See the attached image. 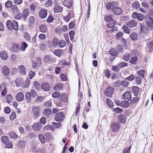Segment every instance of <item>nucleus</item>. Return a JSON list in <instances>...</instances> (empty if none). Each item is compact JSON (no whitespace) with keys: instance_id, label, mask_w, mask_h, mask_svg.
I'll return each instance as SVG.
<instances>
[{"instance_id":"nucleus-1","label":"nucleus","mask_w":153,"mask_h":153,"mask_svg":"<svg viewBox=\"0 0 153 153\" xmlns=\"http://www.w3.org/2000/svg\"><path fill=\"white\" fill-rule=\"evenodd\" d=\"M41 109L38 105L33 106L31 110L32 114L36 120L41 115Z\"/></svg>"},{"instance_id":"nucleus-2","label":"nucleus","mask_w":153,"mask_h":153,"mask_svg":"<svg viewBox=\"0 0 153 153\" xmlns=\"http://www.w3.org/2000/svg\"><path fill=\"white\" fill-rule=\"evenodd\" d=\"M112 131L114 133L118 132L120 128V126L119 122L114 121L112 122L110 125Z\"/></svg>"},{"instance_id":"nucleus-3","label":"nucleus","mask_w":153,"mask_h":153,"mask_svg":"<svg viewBox=\"0 0 153 153\" xmlns=\"http://www.w3.org/2000/svg\"><path fill=\"white\" fill-rule=\"evenodd\" d=\"M55 119L56 121L60 122L62 121L65 118V115L62 112L56 113L55 116Z\"/></svg>"},{"instance_id":"nucleus-4","label":"nucleus","mask_w":153,"mask_h":153,"mask_svg":"<svg viewBox=\"0 0 153 153\" xmlns=\"http://www.w3.org/2000/svg\"><path fill=\"white\" fill-rule=\"evenodd\" d=\"M114 90L113 87L109 86L105 90V93L107 96L110 97L113 93Z\"/></svg>"},{"instance_id":"nucleus-5","label":"nucleus","mask_w":153,"mask_h":153,"mask_svg":"<svg viewBox=\"0 0 153 153\" xmlns=\"http://www.w3.org/2000/svg\"><path fill=\"white\" fill-rule=\"evenodd\" d=\"M146 26L149 27H151L153 25V19L149 16H146L145 17Z\"/></svg>"},{"instance_id":"nucleus-6","label":"nucleus","mask_w":153,"mask_h":153,"mask_svg":"<svg viewBox=\"0 0 153 153\" xmlns=\"http://www.w3.org/2000/svg\"><path fill=\"white\" fill-rule=\"evenodd\" d=\"M47 11L46 9H42L39 11V15L40 18L44 19L47 16Z\"/></svg>"},{"instance_id":"nucleus-7","label":"nucleus","mask_w":153,"mask_h":153,"mask_svg":"<svg viewBox=\"0 0 153 153\" xmlns=\"http://www.w3.org/2000/svg\"><path fill=\"white\" fill-rule=\"evenodd\" d=\"M122 98L123 100L129 101L131 98V93L128 91L125 92L123 94Z\"/></svg>"},{"instance_id":"nucleus-8","label":"nucleus","mask_w":153,"mask_h":153,"mask_svg":"<svg viewBox=\"0 0 153 153\" xmlns=\"http://www.w3.org/2000/svg\"><path fill=\"white\" fill-rule=\"evenodd\" d=\"M43 61L46 62H50L53 63L54 62L53 58L51 57V56L50 54L45 55L43 58Z\"/></svg>"},{"instance_id":"nucleus-9","label":"nucleus","mask_w":153,"mask_h":153,"mask_svg":"<svg viewBox=\"0 0 153 153\" xmlns=\"http://www.w3.org/2000/svg\"><path fill=\"white\" fill-rule=\"evenodd\" d=\"M50 85L47 82H44L42 84V88L45 91H50Z\"/></svg>"},{"instance_id":"nucleus-10","label":"nucleus","mask_w":153,"mask_h":153,"mask_svg":"<svg viewBox=\"0 0 153 153\" xmlns=\"http://www.w3.org/2000/svg\"><path fill=\"white\" fill-rule=\"evenodd\" d=\"M113 13L117 15H120L122 13V10L119 7H114L112 9Z\"/></svg>"},{"instance_id":"nucleus-11","label":"nucleus","mask_w":153,"mask_h":153,"mask_svg":"<svg viewBox=\"0 0 153 153\" xmlns=\"http://www.w3.org/2000/svg\"><path fill=\"white\" fill-rule=\"evenodd\" d=\"M16 100L17 101L21 102L24 99V96L22 92H19L16 96Z\"/></svg>"},{"instance_id":"nucleus-12","label":"nucleus","mask_w":153,"mask_h":153,"mask_svg":"<svg viewBox=\"0 0 153 153\" xmlns=\"http://www.w3.org/2000/svg\"><path fill=\"white\" fill-rule=\"evenodd\" d=\"M120 122L122 123L125 124L126 121V118L124 115L120 114L118 117Z\"/></svg>"},{"instance_id":"nucleus-13","label":"nucleus","mask_w":153,"mask_h":153,"mask_svg":"<svg viewBox=\"0 0 153 153\" xmlns=\"http://www.w3.org/2000/svg\"><path fill=\"white\" fill-rule=\"evenodd\" d=\"M74 15L71 12H69L68 15L63 18L64 20L66 22H68L72 18L74 17Z\"/></svg>"},{"instance_id":"nucleus-14","label":"nucleus","mask_w":153,"mask_h":153,"mask_svg":"<svg viewBox=\"0 0 153 153\" xmlns=\"http://www.w3.org/2000/svg\"><path fill=\"white\" fill-rule=\"evenodd\" d=\"M2 71L3 74L5 75H7L9 74L10 69L7 66H4L2 67Z\"/></svg>"},{"instance_id":"nucleus-15","label":"nucleus","mask_w":153,"mask_h":153,"mask_svg":"<svg viewBox=\"0 0 153 153\" xmlns=\"http://www.w3.org/2000/svg\"><path fill=\"white\" fill-rule=\"evenodd\" d=\"M127 25L130 27H135L137 25V22L134 20H130L127 23Z\"/></svg>"},{"instance_id":"nucleus-16","label":"nucleus","mask_w":153,"mask_h":153,"mask_svg":"<svg viewBox=\"0 0 153 153\" xmlns=\"http://www.w3.org/2000/svg\"><path fill=\"white\" fill-rule=\"evenodd\" d=\"M42 127V125L40 123H36L34 124L32 126V128L34 130H38Z\"/></svg>"},{"instance_id":"nucleus-17","label":"nucleus","mask_w":153,"mask_h":153,"mask_svg":"<svg viewBox=\"0 0 153 153\" xmlns=\"http://www.w3.org/2000/svg\"><path fill=\"white\" fill-rule=\"evenodd\" d=\"M128 101L126 100L121 102L120 103V106L123 108H127L130 105V103Z\"/></svg>"},{"instance_id":"nucleus-18","label":"nucleus","mask_w":153,"mask_h":153,"mask_svg":"<svg viewBox=\"0 0 153 153\" xmlns=\"http://www.w3.org/2000/svg\"><path fill=\"white\" fill-rule=\"evenodd\" d=\"M29 14V10L28 8L25 9L23 11V17L25 20L26 19Z\"/></svg>"},{"instance_id":"nucleus-19","label":"nucleus","mask_w":153,"mask_h":153,"mask_svg":"<svg viewBox=\"0 0 153 153\" xmlns=\"http://www.w3.org/2000/svg\"><path fill=\"white\" fill-rule=\"evenodd\" d=\"M63 4L69 9H70L72 5V1L71 0L65 1L63 2Z\"/></svg>"},{"instance_id":"nucleus-20","label":"nucleus","mask_w":153,"mask_h":153,"mask_svg":"<svg viewBox=\"0 0 153 153\" xmlns=\"http://www.w3.org/2000/svg\"><path fill=\"white\" fill-rule=\"evenodd\" d=\"M18 68L20 70V72L23 74H25L26 72L25 68L23 65L19 66Z\"/></svg>"},{"instance_id":"nucleus-21","label":"nucleus","mask_w":153,"mask_h":153,"mask_svg":"<svg viewBox=\"0 0 153 153\" xmlns=\"http://www.w3.org/2000/svg\"><path fill=\"white\" fill-rule=\"evenodd\" d=\"M35 22V20L34 17L33 16H30L29 18L28 21L29 26L31 27L33 26Z\"/></svg>"},{"instance_id":"nucleus-22","label":"nucleus","mask_w":153,"mask_h":153,"mask_svg":"<svg viewBox=\"0 0 153 153\" xmlns=\"http://www.w3.org/2000/svg\"><path fill=\"white\" fill-rule=\"evenodd\" d=\"M13 30L15 31H17L19 29V25L18 23L16 21H13L12 22Z\"/></svg>"},{"instance_id":"nucleus-23","label":"nucleus","mask_w":153,"mask_h":153,"mask_svg":"<svg viewBox=\"0 0 153 153\" xmlns=\"http://www.w3.org/2000/svg\"><path fill=\"white\" fill-rule=\"evenodd\" d=\"M12 24V22L10 20H7L6 22V26L10 30H13Z\"/></svg>"},{"instance_id":"nucleus-24","label":"nucleus","mask_w":153,"mask_h":153,"mask_svg":"<svg viewBox=\"0 0 153 153\" xmlns=\"http://www.w3.org/2000/svg\"><path fill=\"white\" fill-rule=\"evenodd\" d=\"M147 47L149 48L148 51L151 52L153 51V42L151 41L149 42L147 45Z\"/></svg>"},{"instance_id":"nucleus-25","label":"nucleus","mask_w":153,"mask_h":153,"mask_svg":"<svg viewBox=\"0 0 153 153\" xmlns=\"http://www.w3.org/2000/svg\"><path fill=\"white\" fill-rule=\"evenodd\" d=\"M0 56L1 58L4 60L7 59L8 57L6 53L4 51H2L0 52Z\"/></svg>"},{"instance_id":"nucleus-26","label":"nucleus","mask_w":153,"mask_h":153,"mask_svg":"<svg viewBox=\"0 0 153 153\" xmlns=\"http://www.w3.org/2000/svg\"><path fill=\"white\" fill-rule=\"evenodd\" d=\"M55 13H57L61 12L63 10V8L61 6L57 5L55 6L54 8Z\"/></svg>"},{"instance_id":"nucleus-27","label":"nucleus","mask_w":153,"mask_h":153,"mask_svg":"<svg viewBox=\"0 0 153 153\" xmlns=\"http://www.w3.org/2000/svg\"><path fill=\"white\" fill-rule=\"evenodd\" d=\"M63 86L61 83H58L54 87V89L56 91H59L62 89Z\"/></svg>"},{"instance_id":"nucleus-28","label":"nucleus","mask_w":153,"mask_h":153,"mask_svg":"<svg viewBox=\"0 0 153 153\" xmlns=\"http://www.w3.org/2000/svg\"><path fill=\"white\" fill-rule=\"evenodd\" d=\"M1 140L4 144L8 143L9 142L8 137L5 136H3L1 137Z\"/></svg>"},{"instance_id":"nucleus-29","label":"nucleus","mask_w":153,"mask_h":153,"mask_svg":"<svg viewBox=\"0 0 153 153\" xmlns=\"http://www.w3.org/2000/svg\"><path fill=\"white\" fill-rule=\"evenodd\" d=\"M106 102L108 106L111 108H113L114 107L113 103L109 98H107L106 99Z\"/></svg>"},{"instance_id":"nucleus-30","label":"nucleus","mask_w":153,"mask_h":153,"mask_svg":"<svg viewBox=\"0 0 153 153\" xmlns=\"http://www.w3.org/2000/svg\"><path fill=\"white\" fill-rule=\"evenodd\" d=\"M115 2H112L107 3L106 4L107 8L109 10L112 9V7H114V5Z\"/></svg>"},{"instance_id":"nucleus-31","label":"nucleus","mask_w":153,"mask_h":153,"mask_svg":"<svg viewBox=\"0 0 153 153\" xmlns=\"http://www.w3.org/2000/svg\"><path fill=\"white\" fill-rule=\"evenodd\" d=\"M47 28L46 25L44 24L41 25L40 26V31L42 33L45 32L47 30Z\"/></svg>"},{"instance_id":"nucleus-32","label":"nucleus","mask_w":153,"mask_h":153,"mask_svg":"<svg viewBox=\"0 0 153 153\" xmlns=\"http://www.w3.org/2000/svg\"><path fill=\"white\" fill-rule=\"evenodd\" d=\"M15 82L17 86H19L23 83L22 80L20 78H17L15 80Z\"/></svg>"},{"instance_id":"nucleus-33","label":"nucleus","mask_w":153,"mask_h":153,"mask_svg":"<svg viewBox=\"0 0 153 153\" xmlns=\"http://www.w3.org/2000/svg\"><path fill=\"white\" fill-rule=\"evenodd\" d=\"M59 40L56 37L54 38L52 41V45L54 47L57 46L59 44Z\"/></svg>"},{"instance_id":"nucleus-34","label":"nucleus","mask_w":153,"mask_h":153,"mask_svg":"<svg viewBox=\"0 0 153 153\" xmlns=\"http://www.w3.org/2000/svg\"><path fill=\"white\" fill-rule=\"evenodd\" d=\"M60 100L62 102H65L67 101V98L66 94H62L59 98Z\"/></svg>"},{"instance_id":"nucleus-35","label":"nucleus","mask_w":153,"mask_h":153,"mask_svg":"<svg viewBox=\"0 0 153 153\" xmlns=\"http://www.w3.org/2000/svg\"><path fill=\"white\" fill-rule=\"evenodd\" d=\"M137 56L131 57L130 62L132 64L135 65L137 63Z\"/></svg>"},{"instance_id":"nucleus-36","label":"nucleus","mask_w":153,"mask_h":153,"mask_svg":"<svg viewBox=\"0 0 153 153\" xmlns=\"http://www.w3.org/2000/svg\"><path fill=\"white\" fill-rule=\"evenodd\" d=\"M54 53L56 56L60 57L62 54V51L61 49L56 50L55 51Z\"/></svg>"},{"instance_id":"nucleus-37","label":"nucleus","mask_w":153,"mask_h":153,"mask_svg":"<svg viewBox=\"0 0 153 153\" xmlns=\"http://www.w3.org/2000/svg\"><path fill=\"white\" fill-rule=\"evenodd\" d=\"M53 4V2L51 0H48L45 1V6L46 7L51 6Z\"/></svg>"},{"instance_id":"nucleus-38","label":"nucleus","mask_w":153,"mask_h":153,"mask_svg":"<svg viewBox=\"0 0 153 153\" xmlns=\"http://www.w3.org/2000/svg\"><path fill=\"white\" fill-rule=\"evenodd\" d=\"M131 4L132 6L135 9H138L140 7V4L137 1H135L134 3H132Z\"/></svg>"},{"instance_id":"nucleus-39","label":"nucleus","mask_w":153,"mask_h":153,"mask_svg":"<svg viewBox=\"0 0 153 153\" xmlns=\"http://www.w3.org/2000/svg\"><path fill=\"white\" fill-rule=\"evenodd\" d=\"M38 137L42 143H45V139L43 135L40 134L38 135Z\"/></svg>"},{"instance_id":"nucleus-40","label":"nucleus","mask_w":153,"mask_h":153,"mask_svg":"<svg viewBox=\"0 0 153 153\" xmlns=\"http://www.w3.org/2000/svg\"><path fill=\"white\" fill-rule=\"evenodd\" d=\"M32 96L30 94V92H27L26 93L25 97L27 100L28 102H30L31 100V96Z\"/></svg>"},{"instance_id":"nucleus-41","label":"nucleus","mask_w":153,"mask_h":153,"mask_svg":"<svg viewBox=\"0 0 153 153\" xmlns=\"http://www.w3.org/2000/svg\"><path fill=\"white\" fill-rule=\"evenodd\" d=\"M109 53L111 55L113 56H116L117 53L116 50L114 49H111L109 51Z\"/></svg>"},{"instance_id":"nucleus-42","label":"nucleus","mask_w":153,"mask_h":153,"mask_svg":"<svg viewBox=\"0 0 153 153\" xmlns=\"http://www.w3.org/2000/svg\"><path fill=\"white\" fill-rule=\"evenodd\" d=\"M137 34L136 33H133L130 35V38L132 40H136L137 39Z\"/></svg>"},{"instance_id":"nucleus-43","label":"nucleus","mask_w":153,"mask_h":153,"mask_svg":"<svg viewBox=\"0 0 153 153\" xmlns=\"http://www.w3.org/2000/svg\"><path fill=\"white\" fill-rule=\"evenodd\" d=\"M10 136L12 138L15 139L18 137V135L15 132L11 131L9 133Z\"/></svg>"},{"instance_id":"nucleus-44","label":"nucleus","mask_w":153,"mask_h":153,"mask_svg":"<svg viewBox=\"0 0 153 153\" xmlns=\"http://www.w3.org/2000/svg\"><path fill=\"white\" fill-rule=\"evenodd\" d=\"M145 73V70L144 69H142L139 70L137 72L138 75L142 77H144Z\"/></svg>"},{"instance_id":"nucleus-45","label":"nucleus","mask_w":153,"mask_h":153,"mask_svg":"<svg viewBox=\"0 0 153 153\" xmlns=\"http://www.w3.org/2000/svg\"><path fill=\"white\" fill-rule=\"evenodd\" d=\"M60 94L58 91H54L52 94V96L54 98H58L60 96Z\"/></svg>"},{"instance_id":"nucleus-46","label":"nucleus","mask_w":153,"mask_h":153,"mask_svg":"<svg viewBox=\"0 0 153 153\" xmlns=\"http://www.w3.org/2000/svg\"><path fill=\"white\" fill-rule=\"evenodd\" d=\"M123 28L124 32L128 34L130 33V30L127 26L125 25H124L123 26Z\"/></svg>"},{"instance_id":"nucleus-47","label":"nucleus","mask_w":153,"mask_h":153,"mask_svg":"<svg viewBox=\"0 0 153 153\" xmlns=\"http://www.w3.org/2000/svg\"><path fill=\"white\" fill-rule=\"evenodd\" d=\"M52 125L54 126L55 128H59L60 127L62 126V124L60 123H56L55 122H53L52 123Z\"/></svg>"},{"instance_id":"nucleus-48","label":"nucleus","mask_w":153,"mask_h":153,"mask_svg":"<svg viewBox=\"0 0 153 153\" xmlns=\"http://www.w3.org/2000/svg\"><path fill=\"white\" fill-rule=\"evenodd\" d=\"M27 46V44L25 42H23L21 45V47L20 48L21 50L22 51H24L26 48Z\"/></svg>"},{"instance_id":"nucleus-49","label":"nucleus","mask_w":153,"mask_h":153,"mask_svg":"<svg viewBox=\"0 0 153 153\" xmlns=\"http://www.w3.org/2000/svg\"><path fill=\"white\" fill-rule=\"evenodd\" d=\"M33 85L34 88L36 89L39 90L40 89V84L38 82L35 81L34 82Z\"/></svg>"},{"instance_id":"nucleus-50","label":"nucleus","mask_w":153,"mask_h":153,"mask_svg":"<svg viewBox=\"0 0 153 153\" xmlns=\"http://www.w3.org/2000/svg\"><path fill=\"white\" fill-rule=\"evenodd\" d=\"M59 46L60 48H63L65 45V42L63 40H61L59 42Z\"/></svg>"},{"instance_id":"nucleus-51","label":"nucleus","mask_w":153,"mask_h":153,"mask_svg":"<svg viewBox=\"0 0 153 153\" xmlns=\"http://www.w3.org/2000/svg\"><path fill=\"white\" fill-rule=\"evenodd\" d=\"M12 10L14 14L16 13L18 11V9L17 7L15 5H13L12 6Z\"/></svg>"},{"instance_id":"nucleus-52","label":"nucleus","mask_w":153,"mask_h":153,"mask_svg":"<svg viewBox=\"0 0 153 153\" xmlns=\"http://www.w3.org/2000/svg\"><path fill=\"white\" fill-rule=\"evenodd\" d=\"M133 90L134 93V95H136L138 92L139 91V88L137 86H134L133 87Z\"/></svg>"},{"instance_id":"nucleus-53","label":"nucleus","mask_w":153,"mask_h":153,"mask_svg":"<svg viewBox=\"0 0 153 153\" xmlns=\"http://www.w3.org/2000/svg\"><path fill=\"white\" fill-rule=\"evenodd\" d=\"M45 99V98L44 97L39 96L36 99V101L37 102H42Z\"/></svg>"},{"instance_id":"nucleus-54","label":"nucleus","mask_w":153,"mask_h":153,"mask_svg":"<svg viewBox=\"0 0 153 153\" xmlns=\"http://www.w3.org/2000/svg\"><path fill=\"white\" fill-rule=\"evenodd\" d=\"M71 41L73 39L75 35V32L73 30H71L69 33Z\"/></svg>"},{"instance_id":"nucleus-55","label":"nucleus","mask_w":153,"mask_h":153,"mask_svg":"<svg viewBox=\"0 0 153 153\" xmlns=\"http://www.w3.org/2000/svg\"><path fill=\"white\" fill-rule=\"evenodd\" d=\"M128 64L124 62H121L119 63L118 65L120 68H123L127 66Z\"/></svg>"},{"instance_id":"nucleus-56","label":"nucleus","mask_w":153,"mask_h":153,"mask_svg":"<svg viewBox=\"0 0 153 153\" xmlns=\"http://www.w3.org/2000/svg\"><path fill=\"white\" fill-rule=\"evenodd\" d=\"M139 100V99L138 97H135L133 98L132 100L130 101V103L132 105L134 103L136 102Z\"/></svg>"},{"instance_id":"nucleus-57","label":"nucleus","mask_w":153,"mask_h":153,"mask_svg":"<svg viewBox=\"0 0 153 153\" xmlns=\"http://www.w3.org/2000/svg\"><path fill=\"white\" fill-rule=\"evenodd\" d=\"M105 20L108 22H112V21H114L112 17L110 16H108L105 17Z\"/></svg>"},{"instance_id":"nucleus-58","label":"nucleus","mask_w":153,"mask_h":153,"mask_svg":"<svg viewBox=\"0 0 153 153\" xmlns=\"http://www.w3.org/2000/svg\"><path fill=\"white\" fill-rule=\"evenodd\" d=\"M30 93L32 96L33 97H35L37 96V94L34 89L31 90Z\"/></svg>"},{"instance_id":"nucleus-59","label":"nucleus","mask_w":153,"mask_h":153,"mask_svg":"<svg viewBox=\"0 0 153 153\" xmlns=\"http://www.w3.org/2000/svg\"><path fill=\"white\" fill-rule=\"evenodd\" d=\"M24 37L25 39L28 41L30 42L31 40V38L29 35L27 33H25Z\"/></svg>"},{"instance_id":"nucleus-60","label":"nucleus","mask_w":153,"mask_h":153,"mask_svg":"<svg viewBox=\"0 0 153 153\" xmlns=\"http://www.w3.org/2000/svg\"><path fill=\"white\" fill-rule=\"evenodd\" d=\"M44 112L45 114L48 115L51 113V111L50 109L48 108L44 110Z\"/></svg>"},{"instance_id":"nucleus-61","label":"nucleus","mask_w":153,"mask_h":153,"mask_svg":"<svg viewBox=\"0 0 153 153\" xmlns=\"http://www.w3.org/2000/svg\"><path fill=\"white\" fill-rule=\"evenodd\" d=\"M5 5L7 7H10L12 5V3L11 1H8L6 2Z\"/></svg>"},{"instance_id":"nucleus-62","label":"nucleus","mask_w":153,"mask_h":153,"mask_svg":"<svg viewBox=\"0 0 153 153\" xmlns=\"http://www.w3.org/2000/svg\"><path fill=\"white\" fill-rule=\"evenodd\" d=\"M30 81L29 79H27L25 82L24 87V88H27L29 86Z\"/></svg>"},{"instance_id":"nucleus-63","label":"nucleus","mask_w":153,"mask_h":153,"mask_svg":"<svg viewBox=\"0 0 153 153\" xmlns=\"http://www.w3.org/2000/svg\"><path fill=\"white\" fill-rule=\"evenodd\" d=\"M136 83L137 85H140L141 83V78L140 76H137L136 77Z\"/></svg>"},{"instance_id":"nucleus-64","label":"nucleus","mask_w":153,"mask_h":153,"mask_svg":"<svg viewBox=\"0 0 153 153\" xmlns=\"http://www.w3.org/2000/svg\"><path fill=\"white\" fill-rule=\"evenodd\" d=\"M144 18V16L142 14L139 13L137 19L138 20L141 21Z\"/></svg>"}]
</instances>
